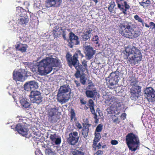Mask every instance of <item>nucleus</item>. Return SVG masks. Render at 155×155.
I'll use <instances>...</instances> for the list:
<instances>
[{"mask_svg": "<svg viewBox=\"0 0 155 155\" xmlns=\"http://www.w3.org/2000/svg\"><path fill=\"white\" fill-rule=\"evenodd\" d=\"M20 102L21 105L25 108H28L31 105V104L26 99L22 98L20 100Z\"/></svg>", "mask_w": 155, "mask_h": 155, "instance_id": "obj_24", "label": "nucleus"}, {"mask_svg": "<svg viewBox=\"0 0 155 155\" xmlns=\"http://www.w3.org/2000/svg\"><path fill=\"white\" fill-rule=\"evenodd\" d=\"M107 113L109 114H112L113 111L112 110L110 107H108L107 109Z\"/></svg>", "mask_w": 155, "mask_h": 155, "instance_id": "obj_44", "label": "nucleus"}, {"mask_svg": "<svg viewBox=\"0 0 155 155\" xmlns=\"http://www.w3.org/2000/svg\"><path fill=\"white\" fill-rule=\"evenodd\" d=\"M62 36L64 39L66 40V34L64 33V32H63V33L62 34Z\"/></svg>", "mask_w": 155, "mask_h": 155, "instance_id": "obj_52", "label": "nucleus"}, {"mask_svg": "<svg viewBox=\"0 0 155 155\" xmlns=\"http://www.w3.org/2000/svg\"><path fill=\"white\" fill-rule=\"evenodd\" d=\"M124 5L126 9H129L130 8V6L127 4V3L126 1L124 2Z\"/></svg>", "mask_w": 155, "mask_h": 155, "instance_id": "obj_42", "label": "nucleus"}, {"mask_svg": "<svg viewBox=\"0 0 155 155\" xmlns=\"http://www.w3.org/2000/svg\"><path fill=\"white\" fill-rule=\"evenodd\" d=\"M121 10H124V6H123V5L121 7V8H120Z\"/></svg>", "mask_w": 155, "mask_h": 155, "instance_id": "obj_60", "label": "nucleus"}, {"mask_svg": "<svg viewBox=\"0 0 155 155\" xmlns=\"http://www.w3.org/2000/svg\"><path fill=\"white\" fill-rule=\"evenodd\" d=\"M25 70H21L19 71H14L13 72V79L16 81L22 80L23 78L24 72Z\"/></svg>", "mask_w": 155, "mask_h": 155, "instance_id": "obj_16", "label": "nucleus"}, {"mask_svg": "<svg viewBox=\"0 0 155 155\" xmlns=\"http://www.w3.org/2000/svg\"><path fill=\"white\" fill-rule=\"evenodd\" d=\"M96 93V92L89 90H87L85 92L86 96L88 98H93L94 96Z\"/></svg>", "mask_w": 155, "mask_h": 155, "instance_id": "obj_26", "label": "nucleus"}, {"mask_svg": "<svg viewBox=\"0 0 155 155\" xmlns=\"http://www.w3.org/2000/svg\"><path fill=\"white\" fill-rule=\"evenodd\" d=\"M90 126V124H85V125H84L83 126V128L82 130V133L84 138H85L87 137L89 132V128Z\"/></svg>", "mask_w": 155, "mask_h": 155, "instance_id": "obj_23", "label": "nucleus"}, {"mask_svg": "<svg viewBox=\"0 0 155 155\" xmlns=\"http://www.w3.org/2000/svg\"><path fill=\"white\" fill-rule=\"evenodd\" d=\"M59 65L58 61L51 57H47L38 63V69L35 67L32 68L33 72H37L38 71L39 75H43L50 73L52 70V67H57Z\"/></svg>", "mask_w": 155, "mask_h": 155, "instance_id": "obj_2", "label": "nucleus"}, {"mask_svg": "<svg viewBox=\"0 0 155 155\" xmlns=\"http://www.w3.org/2000/svg\"><path fill=\"white\" fill-rule=\"evenodd\" d=\"M95 137L94 139L93 143L92 145H96L97 144V127L96 128L95 130Z\"/></svg>", "mask_w": 155, "mask_h": 155, "instance_id": "obj_34", "label": "nucleus"}, {"mask_svg": "<svg viewBox=\"0 0 155 155\" xmlns=\"http://www.w3.org/2000/svg\"><path fill=\"white\" fill-rule=\"evenodd\" d=\"M61 142V139L60 138H56L53 142H54L55 144L58 145L60 144Z\"/></svg>", "mask_w": 155, "mask_h": 155, "instance_id": "obj_37", "label": "nucleus"}, {"mask_svg": "<svg viewBox=\"0 0 155 155\" xmlns=\"http://www.w3.org/2000/svg\"><path fill=\"white\" fill-rule=\"evenodd\" d=\"M84 109L85 110H87L88 108V107H87L86 106H85L84 107Z\"/></svg>", "mask_w": 155, "mask_h": 155, "instance_id": "obj_61", "label": "nucleus"}, {"mask_svg": "<svg viewBox=\"0 0 155 155\" xmlns=\"http://www.w3.org/2000/svg\"><path fill=\"white\" fill-rule=\"evenodd\" d=\"M61 2V0H46L45 4L47 7L52 6L58 7L60 5Z\"/></svg>", "mask_w": 155, "mask_h": 155, "instance_id": "obj_18", "label": "nucleus"}, {"mask_svg": "<svg viewBox=\"0 0 155 155\" xmlns=\"http://www.w3.org/2000/svg\"><path fill=\"white\" fill-rule=\"evenodd\" d=\"M134 19L137 21L138 22L141 23L143 26H144V22L143 20L141 19L138 15H136L134 16Z\"/></svg>", "mask_w": 155, "mask_h": 155, "instance_id": "obj_29", "label": "nucleus"}, {"mask_svg": "<svg viewBox=\"0 0 155 155\" xmlns=\"http://www.w3.org/2000/svg\"><path fill=\"white\" fill-rule=\"evenodd\" d=\"M150 1L148 0H146L145 2H141V3L143 4H147V5H149L150 3Z\"/></svg>", "mask_w": 155, "mask_h": 155, "instance_id": "obj_50", "label": "nucleus"}, {"mask_svg": "<svg viewBox=\"0 0 155 155\" xmlns=\"http://www.w3.org/2000/svg\"><path fill=\"white\" fill-rule=\"evenodd\" d=\"M103 153V151H101V150H97V155L100 154H102Z\"/></svg>", "mask_w": 155, "mask_h": 155, "instance_id": "obj_51", "label": "nucleus"}, {"mask_svg": "<svg viewBox=\"0 0 155 155\" xmlns=\"http://www.w3.org/2000/svg\"><path fill=\"white\" fill-rule=\"evenodd\" d=\"M15 47L17 50L23 53L26 51L28 46L27 44H23L21 43L20 42L18 41L15 45Z\"/></svg>", "mask_w": 155, "mask_h": 155, "instance_id": "obj_19", "label": "nucleus"}, {"mask_svg": "<svg viewBox=\"0 0 155 155\" xmlns=\"http://www.w3.org/2000/svg\"><path fill=\"white\" fill-rule=\"evenodd\" d=\"M103 125L102 124H99L97 126V133L101 132L103 129Z\"/></svg>", "mask_w": 155, "mask_h": 155, "instance_id": "obj_38", "label": "nucleus"}, {"mask_svg": "<svg viewBox=\"0 0 155 155\" xmlns=\"http://www.w3.org/2000/svg\"><path fill=\"white\" fill-rule=\"evenodd\" d=\"M144 25L146 27L149 28L150 27V26L148 25L144 22Z\"/></svg>", "mask_w": 155, "mask_h": 155, "instance_id": "obj_58", "label": "nucleus"}, {"mask_svg": "<svg viewBox=\"0 0 155 155\" xmlns=\"http://www.w3.org/2000/svg\"><path fill=\"white\" fill-rule=\"evenodd\" d=\"M115 5H116L114 2V1H111L110 4V6L108 8V9L110 12H112L113 10L114 9Z\"/></svg>", "mask_w": 155, "mask_h": 155, "instance_id": "obj_31", "label": "nucleus"}, {"mask_svg": "<svg viewBox=\"0 0 155 155\" xmlns=\"http://www.w3.org/2000/svg\"><path fill=\"white\" fill-rule=\"evenodd\" d=\"M149 24L150 25V26H153V27L152 28V29L154 28L155 29V23H154L153 22H151L149 23Z\"/></svg>", "mask_w": 155, "mask_h": 155, "instance_id": "obj_49", "label": "nucleus"}, {"mask_svg": "<svg viewBox=\"0 0 155 155\" xmlns=\"http://www.w3.org/2000/svg\"><path fill=\"white\" fill-rule=\"evenodd\" d=\"M130 150L132 151H135L139 148V146H128Z\"/></svg>", "mask_w": 155, "mask_h": 155, "instance_id": "obj_33", "label": "nucleus"}, {"mask_svg": "<svg viewBox=\"0 0 155 155\" xmlns=\"http://www.w3.org/2000/svg\"><path fill=\"white\" fill-rule=\"evenodd\" d=\"M126 140L127 145H139L140 144L138 136L132 133L127 134Z\"/></svg>", "mask_w": 155, "mask_h": 155, "instance_id": "obj_9", "label": "nucleus"}, {"mask_svg": "<svg viewBox=\"0 0 155 155\" xmlns=\"http://www.w3.org/2000/svg\"><path fill=\"white\" fill-rule=\"evenodd\" d=\"M80 102L81 104V105H85L86 104L87 102L84 100V99L83 97H80L79 98Z\"/></svg>", "mask_w": 155, "mask_h": 155, "instance_id": "obj_36", "label": "nucleus"}, {"mask_svg": "<svg viewBox=\"0 0 155 155\" xmlns=\"http://www.w3.org/2000/svg\"><path fill=\"white\" fill-rule=\"evenodd\" d=\"M58 147H59V146H53V148L54 149H57L58 148Z\"/></svg>", "mask_w": 155, "mask_h": 155, "instance_id": "obj_59", "label": "nucleus"}, {"mask_svg": "<svg viewBox=\"0 0 155 155\" xmlns=\"http://www.w3.org/2000/svg\"><path fill=\"white\" fill-rule=\"evenodd\" d=\"M16 10L19 14L20 18L18 19V23L21 25H26L28 23L29 19L26 11L20 7L16 8Z\"/></svg>", "mask_w": 155, "mask_h": 155, "instance_id": "obj_8", "label": "nucleus"}, {"mask_svg": "<svg viewBox=\"0 0 155 155\" xmlns=\"http://www.w3.org/2000/svg\"><path fill=\"white\" fill-rule=\"evenodd\" d=\"M119 31L121 35L130 38H136L140 34V32L134 31L130 22L125 21L119 25Z\"/></svg>", "mask_w": 155, "mask_h": 155, "instance_id": "obj_3", "label": "nucleus"}, {"mask_svg": "<svg viewBox=\"0 0 155 155\" xmlns=\"http://www.w3.org/2000/svg\"><path fill=\"white\" fill-rule=\"evenodd\" d=\"M71 89L67 84L60 87L57 95L58 101L62 104L65 103L70 98Z\"/></svg>", "mask_w": 155, "mask_h": 155, "instance_id": "obj_4", "label": "nucleus"}, {"mask_svg": "<svg viewBox=\"0 0 155 155\" xmlns=\"http://www.w3.org/2000/svg\"><path fill=\"white\" fill-rule=\"evenodd\" d=\"M78 134V133L76 131H73L69 134L67 141L69 144L74 145L78 142L79 138Z\"/></svg>", "mask_w": 155, "mask_h": 155, "instance_id": "obj_12", "label": "nucleus"}, {"mask_svg": "<svg viewBox=\"0 0 155 155\" xmlns=\"http://www.w3.org/2000/svg\"><path fill=\"white\" fill-rule=\"evenodd\" d=\"M126 114L125 113H123L121 114V117L122 118L123 120H125L126 118Z\"/></svg>", "mask_w": 155, "mask_h": 155, "instance_id": "obj_48", "label": "nucleus"}, {"mask_svg": "<svg viewBox=\"0 0 155 155\" xmlns=\"http://www.w3.org/2000/svg\"><path fill=\"white\" fill-rule=\"evenodd\" d=\"M70 114L71 121H73L74 120V121H75L77 119L75 117L76 114L74 111V110L73 109H71L70 111Z\"/></svg>", "mask_w": 155, "mask_h": 155, "instance_id": "obj_28", "label": "nucleus"}, {"mask_svg": "<svg viewBox=\"0 0 155 155\" xmlns=\"http://www.w3.org/2000/svg\"><path fill=\"white\" fill-rule=\"evenodd\" d=\"M85 57L87 60H90L95 53V50L90 45L84 46V48Z\"/></svg>", "mask_w": 155, "mask_h": 155, "instance_id": "obj_14", "label": "nucleus"}, {"mask_svg": "<svg viewBox=\"0 0 155 155\" xmlns=\"http://www.w3.org/2000/svg\"><path fill=\"white\" fill-rule=\"evenodd\" d=\"M138 81L135 80L132 81L131 83V85L132 86H134V87L132 88H136L137 90H140L141 89V87L137 85Z\"/></svg>", "mask_w": 155, "mask_h": 155, "instance_id": "obj_25", "label": "nucleus"}, {"mask_svg": "<svg viewBox=\"0 0 155 155\" xmlns=\"http://www.w3.org/2000/svg\"><path fill=\"white\" fill-rule=\"evenodd\" d=\"M29 97L32 103L39 104L42 101V97L41 93L39 91H31L29 95Z\"/></svg>", "mask_w": 155, "mask_h": 155, "instance_id": "obj_11", "label": "nucleus"}, {"mask_svg": "<svg viewBox=\"0 0 155 155\" xmlns=\"http://www.w3.org/2000/svg\"><path fill=\"white\" fill-rule=\"evenodd\" d=\"M88 103L90 104L89 106L91 111L92 114L94 115V117L95 119V123H97V114L95 113L94 108V104L93 100L91 99L89 100Z\"/></svg>", "mask_w": 155, "mask_h": 155, "instance_id": "obj_21", "label": "nucleus"}, {"mask_svg": "<svg viewBox=\"0 0 155 155\" xmlns=\"http://www.w3.org/2000/svg\"><path fill=\"white\" fill-rule=\"evenodd\" d=\"M144 94L145 98L149 102L155 101V91L151 87H146L144 89Z\"/></svg>", "mask_w": 155, "mask_h": 155, "instance_id": "obj_10", "label": "nucleus"}, {"mask_svg": "<svg viewBox=\"0 0 155 155\" xmlns=\"http://www.w3.org/2000/svg\"><path fill=\"white\" fill-rule=\"evenodd\" d=\"M97 112L99 114V116L101 117V118H102V117H101V116H103V114L102 113L101 111L100 110H98V108Z\"/></svg>", "mask_w": 155, "mask_h": 155, "instance_id": "obj_47", "label": "nucleus"}, {"mask_svg": "<svg viewBox=\"0 0 155 155\" xmlns=\"http://www.w3.org/2000/svg\"><path fill=\"white\" fill-rule=\"evenodd\" d=\"M59 108L58 107L54 106V107L48 108L47 110L48 117L51 118V122L52 123H56L59 119L58 115L61 114V112L58 111Z\"/></svg>", "mask_w": 155, "mask_h": 155, "instance_id": "obj_7", "label": "nucleus"}, {"mask_svg": "<svg viewBox=\"0 0 155 155\" xmlns=\"http://www.w3.org/2000/svg\"><path fill=\"white\" fill-rule=\"evenodd\" d=\"M117 2V3L118 7L119 8H121V5L118 3V2Z\"/></svg>", "mask_w": 155, "mask_h": 155, "instance_id": "obj_55", "label": "nucleus"}, {"mask_svg": "<svg viewBox=\"0 0 155 155\" xmlns=\"http://www.w3.org/2000/svg\"><path fill=\"white\" fill-rule=\"evenodd\" d=\"M92 31V29L87 30L83 35H81L83 41H86L90 39L91 36V34Z\"/></svg>", "mask_w": 155, "mask_h": 155, "instance_id": "obj_22", "label": "nucleus"}, {"mask_svg": "<svg viewBox=\"0 0 155 155\" xmlns=\"http://www.w3.org/2000/svg\"><path fill=\"white\" fill-rule=\"evenodd\" d=\"M101 138V136L100 135V134L99 133H97V139L98 138Z\"/></svg>", "mask_w": 155, "mask_h": 155, "instance_id": "obj_57", "label": "nucleus"}, {"mask_svg": "<svg viewBox=\"0 0 155 155\" xmlns=\"http://www.w3.org/2000/svg\"><path fill=\"white\" fill-rule=\"evenodd\" d=\"M121 68L122 67L120 66L118 67L116 71L111 73L110 76L106 79L107 86L110 89H113L116 87V85L120 78L119 75L121 71Z\"/></svg>", "mask_w": 155, "mask_h": 155, "instance_id": "obj_6", "label": "nucleus"}, {"mask_svg": "<svg viewBox=\"0 0 155 155\" xmlns=\"http://www.w3.org/2000/svg\"><path fill=\"white\" fill-rule=\"evenodd\" d=\"M20 39H21V40L22 41H23V42H26V40L24 39V38L23 37H20Z\"/></svg>", "mask_w": 155, "mask_h": 155, "instance_id": "obj_53", "label": "nucleus"}, {"mask_svg": "<svg viewBox=\"0 0 155 155\" xmlns=\"http://www.w3.org/2000/svg\"><path fill=\"white\" fill-rule=\"evenodd\" d=\"M96 3H97V0H93Z\"/></svg>", "mask_w": 155, "mask_h": 155, "instance_id": "obj_64", "label": "nucleus"}, {"mask_svg": "<svg viewBox=\"0 0 155 155\" xmlns=\"http://www.w3.org/2000/svg\"><path fill=\"white\" fill-rule=\"evenodd\" d=\"M92 40L93 41H95V43L96 44H97V35H96L92 38Z\"/></svg>", "mask_w": 155, "mask_h": 155, "instance_id": "obj_46", "label": "nucleus"}, {"mask_svg": "<svg viewBox=\"0 0 155 155\" xmlns=\"http://www.w3.org/2000/svg\"><path fill=\"white\" fill-rule=\"evenodd\" d=\"M101 146H97V149H100Z\"/></svg>", "mask_w": 155, "mask_h": 155, "instance_id": "obj_63", "label": "nucleus"}, {"mask_svg": "<svg viewBox=\"0 0 155 155\" xmlns=\"http://www.w3.org/2000/svg\"><path fill=\"white\" fill-rule=\"evenodd\" d=\"M118 120V119L117 118H116V119H115L114 120V122H116V121H117Z\"/></svg>", "mask_w": 155, "mask_h": 155, "instance_id": "obj_62", "label": "nucleus"}, {"mask_svg": "<svg viewBox=\"0 0 155 155\" xmlns=\"http://www.w3.org/2000/svg\"><path fill=\"white\" fill-rule=\"evenodd\" d=\"M72 155H84V153L81 151L75 150L72 152Z\"/></svg>", "mask_w": 155, "mask_h": 155, "instance_id": "obj_32", "label": "nucleus"}, {"mask_svg": "<svg viewBox=\"0 0 155 155\" xmlns=\"http://www.w3.org/2000/svg\"><path fill=\"white\" fill-rule=\"evenodd\" d=\"M69 38L70 41L68 42V45L70 48H72L74 45L79 44L78 37L73 32L69 33Z\"/></svg>", "mask_w": 155, "mask_h": 155, "instance_id": "obj_13", "label": "nucleus"}, {"mask_svg": "<svg viewBox=\"0 0 155 155\" xmlns=\"http://www.w3.org/2000/svg\"><path fill=\"white\" fill-rule=\"evenodd\" d=\"M56 138L55 134H51L50 136V139L53 142L54 141Z\"/></svg>", "mask_w": 155, "mask_h": 155, "instance_id": "obj_40", "label": "nucleus"}, {"mask_svg": "<svg viewBox=\"0 0 155 155\" xmlns=\"http://www.w3.org/2000/svg\"><path fill=\"white\" fill-rule=\"evenodd\" d=\"M118 143V141L115 140H112L111 141V144L113 145H115L117 144Z\"/></svg>", "mask_w": 155, "mask_h": 155, "instance_id": "obj_41", "label": "nucleus"}, {"mask_svg": "<svg viewBox=\"0 0 155 155\" xmlns=\"http://www.w3.org/2000/svg\"><path fill=\"white\" fill-rule=\"evenodd\" d=\"M76 126L79 129H81L82 128V126L81 124L78 122L76 123Z\"/></svg>", "mask_w": 155, "mask_h": 155, "instance_id": "obj_43", "label": "nucleus"}, {"mask_svg": "<svg viewBox=\"0 0 155 155\" xmlns=\"http://www.w3.org/2000/svg\"><path fill=\"white\" fill-rule=\"evenodd\" d=\"M36 140L35 141V143H36V144L38 145H42V144H40L39 143H41V141L39 140V139L38 138H36Z\"/></svg>", "mask_w": 155, "mask_h": 155, "instance_id": "obj_45", "label": "nucleus"}, {"mask_svg": "<svg viewBox=\"0 0 155 155\" xmlns=\"http://www.w3.org/2000/svg\"><path fill=\"white\" fill-rule=\"evenodd\" d=\"M87 90L92 91L94 92H96V88L95 87L94 85L92 83H90L87 87Z\"/></svg>", "mask_w": 155, "mask_h": 155, "instance_id": "obj_30", "label": "nucleus"}, {"mask_svg": "<svg viewBox=\"0 0 155 155\" xmlns=\"http://www.w3.org/2000/svg\"><path fill=\"white\" fill-rule=\"evenodd\" d=\"M126 51L127 55V58L131 64L135 65L142 59V55L140 51L137 48L133 47L131 48H127Z\"/></svg>", "mask_w": 155, "mask_h": 155, "instance_id": "obj_5", "label": "nucleus"}, {"mask_svg": "<svg viewBox=\"0 0 155 155\" xmlns=\"http://www.w3.org/2000/svg\"><path fill=\"white\" fill-rule=\"evenodd\" d=\"M15 128L19 134L23 136L27 135L28 129L25 128L21 124V123L18 124Z\"/></svg>", "mask_w": 155, "mask_h": 155, "instance_id": "obj_17", "label": "nucleus"}, {"mask_svg": "<svg viewBox=\"0 0 155 155\" xmlns=\"http://www.w3.org/2000/svg\"><path fill=\"white\" fill-rule=\"evenodd\" d=\"M45 152L47 155L54 154L56 153L55 150L51 149V148L48 147L45 150Z\"/></svg>", "mask_w": 155, "mask_h": 155, "instance_id": "obj_27", "label": "nucleus"}, {"mask_svg": "<svg viewBox=\"0 0 155 155\" xmlns=\"http://www.w3.org/2000/svg\"><path fill=\"white\" fill-rule=\"evenodd\" d=\"M135 88H132L130 89V98L131 100L133 101H136L138 98V91Z\"/></svg>", "mask_w": 155, "mask_h": 155, "instance_id": "obj_20", "label": "nucleus"}, {"mask_svg": "<svg viewBox=\"0 0 155 155\" xmlns=\"http://www.w3.org/2000/svg\"><path fill=\"white\" fill-rule=\"evenodd\" d=\"M79 57L81 58L84 57L83 54L81 53L80 50L76 51L72 57L69 52L67 53L66 55V60L69 66L71 67L73 66L77 70L74 76L77 78H79L81 71L84 72L87 70V61L84 60L81 62L82 64H80L78 59Z\"/></svg>", "mask_w": 155, "mask_h": 155, "instance_id": "obj_1", "label": "nucleus"}, {"mask_svg": "<svg viewBox=\"0 0 155 155\" xmlns=\"http://www.w3.org/2000/svg\"><path fill=\"white\" fill-rule=\"evenodd\" d=\"M126 11L127 10L126 9H124L122 11V12L124 14H127V13L126 12Z\"/></svg>", "mask_w": 155, "mask_h": 155, "instance_id": "obj_56", "label": "nucleus"}, {"mask_svg": "<svg viewBox=\"0 0 155 155\" xmlns=\"http://www.w3.org/2000/svg\"><path fill=\"white\" fill-rule=\"evenodd\" d=\"M38 87V84L35 81L27 82L24 85V89L27 91H33V90L37 89Z\"/></svg>", "mask_w": 155, "mask_h": 155, "instance_id": "obj_15", "label": "nucleus"}, {"mask_svg": "<svg viewBox=\"0 0 155 155\" xmlns=\"http://www.w3.org/2000/svg\"><path fill=\"white\" fill-rule=\"evenodd\" d=\"M26 119L25 117H21L19 120V122L20 123H22L24 124H26ZM21 124L22 123H21Z\"/></svg>", "mask_w": 155, "mask_h": 155, "instance_id": "obj_39", "label": "nucleus"}, {"mask_svg": "<svg viewBox=\"0 0 155 155\" xmlns=\"http://www.w3.org/2000/svg\"><path fill=\"white\" fill-rule=\"evenodd\" d=\"M75 82L76 83V84H77V87H78L79 86H80V84L77 81H75Z\"/></svg>", "mask_w": 155, "mask_h": 155, "instance_id": "obj_54", "label": "nucleus"}, {"mask_svg": "<svg viewBox=\"0 0 155 155\" xmlns=\"http://www.w3.org/2000/svg\"><path fill=\"white\" fill-rule=\"evenodd\" d=\"M79 78H80V82L82 84L84 85L86 83V81L84 76L81 75Z\"/></svg>", "mask_w": 155, "mask_h": 155, "instance_id": "obj_35", "label": "nucleus"}]
</instances>
